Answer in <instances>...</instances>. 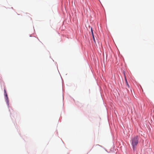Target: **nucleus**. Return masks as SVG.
<instances>
[{
	"mask_svg": "<svg viewBox=\"0 0 154 154\" xmlns=\"http://www.w3.org/2000/svg\"><path fill=\"white\" fill-rule=\"evenodd\" d=\"M91 32L92 33V36H93L94 33H93V31L92 28V27H91Z\"/></svg>",
	"mask_w": 154,
	"mask_h": 154,
	"instance_id": "obj_3",
	"label": "nucleus"
},
{
	"mask_svg": "<svg viewBox=\"0 0 154 154\" xmlns=\"http://www.w3.org/2000/svg\"><path fill=\"white\" fill-rule=\"evenodd\" d=\"M125 82H126V85L128 87V88H130V86L128 82L127 81V80L126 79V78L125 77Z\"/></svg>",
	"mask_w": 154,
	"mask_h": 154,
	"instance_id": "obj_2",
	"label": "nucleus"
},
{
	"mask_svg": "<svg viewBox=\"0 0 154 154\" xmlns=\"http://www.w3.org/2000/svg\"><path fill=\"white\" fill-rule=\"evenodd\" d=\"M4 92L5 94H7L6 91L5 89L4 90Z\"/></svg>",
	"mask_w": 154,
	"mask_h": 154,
	"instance_id": "obj_4",
	"label": "nucleus"
},
{
	"mask_svg": "<svg viewBox=\"0 0 154 154\" xmlns=\"http://www.w3.org/2000/svg\"><path fill=\"white\" fill-rule=\"evenodd\" d=\"M93 36V40H94V42H95V38H94V35H93V36Z\"/></svg>",
	"mask_w": 154,
	"mask_h": 154,
	"instance_id": "obj_5",
	"label": "nucleus"
},
{
	"mask_svg": "<svg viewBox=\"0 0 154 154\" xmlns=\"http://www.w3.org/2000/svg\"><path fill=\"white\" fill-rule=\"evenodd\" d=\"M139 140V138L138 136L134 137L131 139V143L134 150L136 147L138 143Z\"/></svg>",
	"mask_w": 154,
	"mask_h": 154,
	"instance_id": "obj_1",
	"label": "nucleus"
},
{
	"mask_svg": "<svg viewBox=\"0 0 154 154\" xmlns=\"http://www.w3.org/2000/svg\"><path fill=\"white\" fill-rule=\"evenodd\" d=\"M5 96L7 98H8V96H7V94H5Z\"/></svg>",
	"mask_w": 154,
	"mask_h": 154,
	"instance_id": "obj_6",
	"label": "nucleus"
}]
</instances>
